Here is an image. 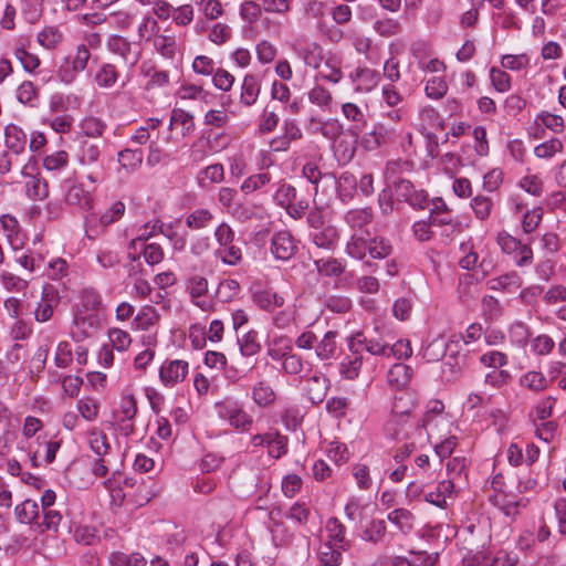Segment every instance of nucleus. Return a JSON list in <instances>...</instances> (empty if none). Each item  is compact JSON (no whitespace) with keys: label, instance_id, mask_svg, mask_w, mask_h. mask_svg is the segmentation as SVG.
Returning a JSON list of instances; mask_svg holds the SVG:
<instances>
[{"label":"nucleus","instance_id":"1","mask_svg":"<svg viewBox=\"0 0 566 566\" xmlns=\"http://www.w3.org/2000/svg\"><path fill=\"white\" fill-rule=\"evenodd\" d=\"M415 408L416 397L412 392L400 391L395 396L391 408L392 418L388 422L387 430L396 440H410L415 436L422 437L424 422L420 423V420L411 421L409 419Z\"/></svg>","mask_w":566,"mask_h":566},{"label":"nucleus","instance_id":"2","mask_svg":"<svg viewBox=\"0 0 566 566\" xmlns=\"http://www.w3.org/2000/svg\"><path fill=\"white\" fill-rule=\"evenodd\" d=\"M444 355L442 377L447 381H455L463 370L472 364L474 358L471 350L463 346L461 339L457 337H452L446 343Z\"/></svg>","mask_w":566,"mask_h":566},{"label":"nucleus","instance_id":"3","mask_svg":"<svg viewBox=\"0 0 566 566\" xmlns=\"http://www.w3.org/2000/svg\"><path fill=\"white\" fill-rule=\"evenodd\" d=\"M389 337L388 333H379L377 327L371 332H358L348 338V350L350 354L366 352L373 356L385 357Z\"/></svg>","mask_w":566,"mask_h":566},{"label":"nucleus","instance_id":"4","mask_svg":"<svg viewBox=\"0 0 566 566\" xmlns=\"http://www.w3.org/2000/svg\"><path fill=\"white\" fill-rule=\"evenodd\" d=\"M216 411L220 419L227 421L235 430L248 432L254 420L243 405L238 400H223L216 403Z\"/></svg>","mask_w":566,"mask_h":566},{"label":"nucleus","instance_id":"5","mask_svg":"<svg viewBox=\"0 0 566 566\" xmlns=\"http://www.w3.org/2000/svg\"><path fill=\"white\" fill-rule=\"evenodd\" d=\"M407 164V161L392 160L387 163L384 171L388 187H394L397 198L405 202H408L409 198H411V195L416 190L411 181L398 176Z\"/></svg>","mask_w":566,"mask_h":566},{"label":"nucleus","instance_id":"6","mask_svg":"<svg viewBox=\"0 0 566 566\" xmlns=\"http://www.w3.org/2000/svg\"><path fill=\"white\" fill-rule=\"evenodd\" d=\"M101 149L99 146L90 140H83L81 144V151L78 160L82 166L93 167V171L87 174V179L92 184L101 182L105 178L104 166L99 161Z\"/></svg>","mask_w":566,"mask_h":566},{"label":"nucleus","instance_id":"7","mask_svg":"<svg viewBox=\"0 0 566 566\" xmlns=\"http://www.w3.org/2000/svg\"><path fill=\"white\" fill-rule=\"evenodd\" d=\"M397 139L396 129L384 123H377L373 129L361 136L360 144L368 151L394 144Z\"/></svg>","mask_w":566,"mask_h":566},{"label":"nucleus","instance_id":"8","mask_svg":"<svg viewBox=\"0 0 566 566\" xmlns=\"http://www.w3.org/2000/svg\"><path fill=\"white\" fill-rule=\"evenodd\" d=\"M280 517V509H273L269 512L268 530L271 533L272 541L275 546L292 547L295 534Z\"/></svg>","mask_w":566,"mask_h":566},{"label":"nucleus","instance_id":"9","mask_svg":"<svg viewBox=\"0 0 566 566\" xmlns=\"http://www.w3.org/2000/svg\"><path fill=\"white\" fill-rule=\"evenodd\" d=\"M348 78L356 93L366 94L378 86L381 75L376 70L359 65L349 73Z\"/></svg>","mask_w":566,"mask_h":566},{"label":"nucleus","instance_id":"10","mask_svg":"<svg viewBox=\"0 0 566 566\" xmlns=\"http://www.w3.org/2000/svg\"><path fill=\"white\" fill-rule=\"evenodd\" d=\"M60 303L57 289L52 284H45L42 287L41 300L34 311V319L38 323H45L53 316L54 308Z\"/></svg>","mask_w":566,"mask_h":566},{"label":"nucleus","instance_id":"11","mask_svg":"<svg viewBox=\"0 0 566 566\" xmlns=\"http://www.w3.org/2000/svg\"><path fill=\"white\" fill-rule=\"evenodd\" d=\"M297 251L294 237L290 231L281 230L273 234L271 239V252L275 259L289 261Z\"/></svg>","mask_w":566,"mask_h":566},{"label":"nucleus","instance_id":"12","mask_svg":"<svg viewBox=\"0 0 566 566\" xmlns=\"http://www.w3.org/2000/svg\"><path fill=\"white\" fill-rule=\"evenodd\" d=\"M189 364L182 359H167L159 369V378L165 386H174L185 380Z\"/></svg>","mask_w":566,"mask_h":566},{"label":"nucleus","instance_id":"13","mask_svg":"<svg viewBox=\"0 0 566 566\" xmlns=\"http://www.w3.org/2000/svg\"><path fill=\"white\" fill-rule=\"evenodd\" d=\"M431 206L429 219L433 227L448 226L451 231L460 227V222L451 216L450 209L442 198L432 199Z\"/></svg>","mask_w":566,"mask_h":566},{"label":"nucleus","instance_id":"14","mask_svg":"<svg viewBox=\"0 0 566 566\" xmlns=\"http://www.w3.org/2000/svg\"><path fill=\"white\" fill-rule=\"evenodd\" d=\"M91 59V52L86 44H78L75 54L72 57V71H59V77L64 83H71L74 80V73L83 72L87 67Z\"/></svg>","mask_w":566,"mask_h":566},{"label":"nucleus","instance_id":"15","mask_svg":"<svg viewBox=\"0 0 566 566\" xmlns=\"http://www.w3.org/2000/svg\"><path fill=\"white\" fill-rule=\"evenodd\" d=\"M310 239L317 248L331 251L335 249L339 239V233L335 226L327 224L323 228L311 231Z\"/></svg>","mask_w":566,"mask_h":566},{"label":"nucleus","instance_id":"16","mask_svg":"<svg viewBox=\"0 0 566 566\" xmlns=\"http://www.w3.org/2000/svg\"><path fill=\"white\" fill-rule=\"evenodd\" d=\"M254 304L266 312H274L275 308L284 305V297L272 289L256 290L252 294Z\"/></svg>","mask_w":566,"mask_h":566},{"label":"nucleus","instance_id":"17","mask_svg":"<svg viewBox=\"0 0 566 566\" xmlns=\"http://www.w3.org/2000/svg\"><path fill=\"white\" fill-rule=\"evenodd\" d=\"M328 379L323 375H313L305 379L304 390L308 400L314 403H321L327 392Z\"/></svg>","mask_w":566,"mask_h":566},{"label":"nucleus","instance_id":"18","mask_svg":"<svg viewBox=\"0 0 566 566\" xmlns=\"http://www.w3.org/2000/svg\"><path fill=\"white\" fill-rule=\"evenodd\" d=\"M158 232L165 234L170 240L176 235L175 232H166L164 224L159 220L147 222L137 231V237L129 242V249L138 250L139 244H146V241L155 237Z\"/></svg>","mask_w":566,"mask_h":566},{"label":"nucleus","instance_id":"19","mask_svg":"<svg viewBox=\"0 0 566 566\" xmlns=\"http://www.w3.org/2000/svg\"><path fill=\"white\" fill-rule=\"evenodd\" d=\"M368 231H355L346 242V254L356 260H364L368 254Z\"/></svg>","mask_w":566,"mask_h":566},{"label":"nucleus","instance_id":"20","mask_svg":"<svg viewBox=\"0 0 566 566\" xmlns=\"http://www.w3.org/2000/svg\"><path fill=\"white\" fill-rule=\"evenodd\" d=\"M108 50L123 57L129 65H135L138 61V53L133 51V45L120 35H113L107 41Z\"/></svg>","mask_w":566,"mask_h":566},{"label":"nucleus","instance_id":"21","mask_svg":"<svg viewBox=\"0 0 566 566\" xmlns=\"http://www.w3.org/2000/svg\"><path fill=\"white\" fill-rule=\"evenodd\" d=\"M454 492V482L452 480L441 481L433 491L424 493V501L440 509L448 506V497Z\"/></svg>","mask_w":566,"mask_h":566},{"label":"nucleus","instance_id":"22","mask_svg":"<svg viewBox=\"0 0 566 566\" xmlns=\"http://www.w3.org/2000/svg\"><path fill=\"white\" fill-rule=\"evenodd\" d=\"M4 144L13 154L20 155L27 146V134L19 126L9 124L4 129Z\"/></svg>","mask_w":566,"mask_h":566},{"label":"nucleus","instance_id":"23","mask_svg":"<svg viewBox=\"0 0 566 566\" xmlns=\"http://www.w3.org/2000/svg\"><path fill=\"white\" fill-rule=\"evenodd\" d=\"M261 92V83L256 75L247 74L241 85L240 102L244 106H252L259 98Z\"/></svg>","mask_w":566,"mask_h":566},{"label":"nucleus","instance_id":"24","mask_svg":"<svg viewBox=\"0 0 566 566\" xmlns=\"http://www.w3.org/2000/svg\"><path fill=\"white\" fill-rule=\"evenodd\" d=\"M488 287L493 291L516 292L522 285V279L516 272H509L497 277L490 279Z\"/></svg>","mask_w":566,"mask_h":566},{"label":"nucleus","instance_id":"25","mask_svg":"<svg viewBox=\"0 0 566 566\" xmlns=\"http://www.w3.org/2000/svg\"><path fill=\"white\" fill-rule=\"evenodd\" d=\"M23 346L14 343L7 352L4 359L0 360V376L8 377L20 369Z\"/></svg>","mask_w":566,"mask_h":566},{"label":"nucleus","instance_id":"26","mask_svg":"<svg viewBox=\"0 0 566 566\" xmlns=\"http://www.w3.org/2000/svg\"><path fill=\"white\" fill-rule=\"evenodd\" d=\"M374 219L373 209L369 207L352 209L346 212L344 220L348 227L355 231H365L364 228L371 223Z\"/></svg>","mask_w":566,"mask_h":566},{"label":"nucleus","instance_id":"27","mask_svg":"<svg viewBox=\"0 0 566 566\" xmlns=\"http://www.w3.org/2000/svg\"><path fill=\"white\" fill-rule=\"evenodd\" d=\"M291 350H293L292 339L289 336L280 335L269 343L266 355L274 361L283 363Z\"/></svg>","mask_w":566,"mask_h":566},{"label":"nucleus","instance_id":"28","mask_svg":"<svg viewBox=\"0 0 566 566\" xmlns=\"http://www.w3.org/2000/svg\"><path fill=\"white\" fill-rule=\"evenodd\" d=\"M251 399L256 406L266 408L275 402L276 394L266 380H260L252 387Z\"/></svg>","mask_w":566,"mask_h":566},{"label":"nucleus","instance_id":"29","mask_svg":"<svg viewBox=\"0 0 566 566\" xmlns=\"http://www.w3.org/2000/svg\"><path fill=\"white\" fill-rule=\"evenodd\" d=\"M342 548L332 541L324 542L318 548V562L321 566H339L343 560Z\"/></svg>","mask_w":566,"mask_h":566},{"label":"nucleus","instance_id":"30","mask_svg":"<svg viewBox=\"0 0 566 566\" xmlns=\"http://www.w3.org/2000/svg\"><path fill=\"white\" fill-rule=\"evenodd\" d=\"M337 332L328 331L321 340L317 339L315 355L319 360H329L335 357L337 352Z\"/></svg>","mask_w":566,"mask_h":566},{"label":"nucleus","instance_id":"31","mask_svg":"<svg viewBox=\"0 0 566 566\" xmlns=\"http://www.w3.org/2000/svg\"><path fill=\"white\" fill-rule=\"evenodd\" d=\"M160 318L158 311L150 305L143 306L133 321V327L137 331H148L155 326Z\"/></svg>","mask_w":566,"mask_h":566},{"label":"nucleus","instance_id":"32","mask_svg":"<svg viewBox=\"0 0 566 566\" xmlns=\"http://www.w3.org/2000/svg\"><path fill=\"white\" fill-rule=\"evenodd\" d=\"M317 272L327 277H338L346 269V263L336 258L319 259L314 261Z\"/></svg>","mask_w":566,"mask_h":566},{"label":"nucleus","instance_id":"33","mask_svg":"<svg viewBox=\"0 0 566 566\" xmlns=\"http://www.w3.org/2000/svg\"><path fill=\"white\" fill-rule=\"evenodd\" d=\"M342 114L344 117L352 122V128L355 132H363L367 125V119L364 111L355 103H344L342 105Z\"/></svg>","mask_w":566,"mask_h":566},{"label":"nucleus","instance_id":"34","mask_svg":"<svg viewBox=\"0 0 566 566\" xmlns=\"http://www.w3.org/2000/svg\"><path fill=\"white\" fill-rule=\"evenodd\" d=\"M119 73L112 63H103L95 73L94 81L101 88H111L118 81Z\"/></svg>","mask_w":566,"mask_h":566},{"label":"nucleus","instance_id":"35","mask_svg":"<svg viewBox=\"0 0 566 566\" xmlns=\"http://www.w3.org/2000/svg\"><path fill=\"white\" fill-rule=\"evenodd\" d=\"M387 520L395 524L400 532L408 534L413 530L415 516L407 509H396L388 513Z\"/></svg>","mask_w":566,"mask_h":566},{"label":"nucleus","instance_id":"36","mask_svg":"<svg viewBox=\"0 0 566 566\" xmlns=\"http://www.w3.org/2000/svg\"><path fill=\"white\" fill-rule=\"evenodd\" d=\"M187 539L185 530L179 528L177 525H168L165 532V544L167 551L172 555H177Z\"/></svg>","mask_w":566,"mask_h":566},{"label":"nucleus","instance_id":"37","mask_svg":"<svg viewBox=\"0 0 566 566\" xmlns=\"http://www.w3.org/2000/svg\"><path fill=\"white\" fill-rule=\"evenodd\" d=\"M65 200L69 205L76 206L83 210L92 208V195L80 185L72 186L67 190Z\"/></svg>","mask_w":566,"mask_h":566},{"label":"nucleus","instance_id":"38","mask_svg":"<svg viewBox=\"0 0 566 566\" xmlns=\"http://www.w3.org/2000/svg\"><path fill=\"white\" fill-rule=\"evenodd\" d=\"M238 345L242 356L250 357L260 353L261 344L259 342V333L251 329L241 337L238 336Z\"/></svg>","mask_w":566,"mask_h":566},{"label":"nucleus","instance_id":"39","mask_svg":"<svg viewBox=\"0 0 566 566\" xmlns=\"http://www.w3.org/2000/svg\"><path fill=\"white\" fill-rule=\"evenodd\" d=\"M411 368L405 364H395L388 371V382L396 389H402L411 378Z\"/></svg>","mask_w":566,"mask_h":566},{"label":"nucleus","instance_id":"40","mask_svg":"<svg viewBox=\"0 0 566 566\" xmlns=\"http://www.w3.org/2000/svg\"><path fill=\"white\" fill-rule=\"evenodd\" d=\"M392 252V245L390 241L381 235H375L368 238V254L373 259H385Z\"/></svg>","mask_w":566,"mask_h":566},{"label":"nucleus","instance_id":"41","mask_svg":"<svg viewBox=\"0 0 566 566\" xmlns=\"http://www.w3.org/2000/svg\"><path fill=\"white\" fill-rule=\"evenodd\" d=\"M337 184V192L343 202H347L350 200L357 189V179L356 177L345 171L339 178L336 180Z\"/></svg>","mask_w":566,"mask_h":566},{"label":"nucleus","instance_id":"42","mask_svg":"<svg viewBox=\"0 0 566 566\" xmlns=\"http://www.w3.org/2000/svg\"><path fill=\"white\" fill-rule=\"evenodd\" d=\"M345 526L337 517H331L326 524L328 537L338 545L342 549L346 551L350 547L349 542L345 538Z\"/></svg>","mask_w":566,"mask_h":566},{"label":"nucleus","instance_id":"43","mask_svg":"<svg viewBox=\"0 0 566 566\" xmlns=\"http://www.w3.org/2000/svg\"><path fill=\"white\" fill-rule=\"evenodd\" d=\"M17 520L21 524H31L39 516V505L33 500H25L14 509Z\"/></svg>","mask_w":566,"mask_h":566},{"label":"nucleus","instance_id":"44","mask_svg":"<svg viewBox=\"0 0 566 566\" xmlns=\"http://www.w3.org/2000/svg\"><path fill=\"white\" fill-rule=\"evenodd\" d=\"M175 125H180L182 128V135L188 136L195 130L193 116L180 108H175L171 112L169 129H172Z\"/></svg>","mask_w":566,"mask_h":566},{"label":"nucleus","instance_id":"45","mask_svg":"<svg viewBox=\"0 0 566 566\" xmlns=\"http://www.w3.org/2000/svg\"><path fill=\"white\" fill-rule=\"evenodd\" d=\"M374 31L382 38H390L401 33L402 27L397 19L382 18L374 22Z\"/></svg>","mask_w":566,"mask_h":566},{"label":"nucleus","instance_id":"46","mask_svg":"<svg viewBox=\"0 0 566 566\" xmlns=\"http://www.w3.org/2000/svg\"><path fill=\"white\" fill-rule=\"evenodd\" d=\"M25 189L28 197L33 200H43L49 195L48 182L39 175L30 176Z\"/></svg>","mask_w":566,"mask_h":566},{"label":"nucleus","instance_id":"47","mask_svg":"<svg viewBox=\"0 0 566 566\" xmlns=\"http://www.w3.org/2000/svg\"><path fill=\"white\" fill-rule=\"evenodd\" d=\"M214 255L227 265H237L242 261V250L240 247L230 243L229 245L219 247Z\"/></svg>","mask_w":566,"mask_h":566},{"label":"nucleus","instance_id":"48","mask_svg":"<svg viewBox=\"0 0 566 566\" xmlns=\"http://www.w3.org/2000/svg\"><path fill=\"white\" fill-rule=\"evenodd\" d=\"M213 214L208 209H197L186 217V226L191 230H201L209 226Z\"/></svg>","mask_w":566,"mask_h":566},{"label":"nucleus","instance_id":"49","mask_svg":"<svg viewBox=\"0 0 566 566\" xmlns=\"http://www.w3.org/2000/svg\"><path fill=\"white\" fill-rule=\"evenodd\" d=\"M461 258L459 265L464 270H473L478 266L479 254L472 241H467L460 244Z\"/></svg>","mask_w":566,"mask_h":566},{"label":"nucleus","instance_id":"50","mask_svg":"<svg viewBox=\"0 0 566 566\" xmlns=\"http://www.w3.org/2000/svg\"><path fill=\"white\" fill-rule=\"evenodd\" d=\"M363 364V354H352L342 361L340 373L347 379H355L359 375Z\"/></svg>","mask_w":566,"mask_h":566},{"label":"nucleus","instance_id":"51","mask_svg":"<svg viewBox=\"0 0 566 566\" xmlns=\"http://www.w3.org/2000/svg\"><path fill=\"white\" fill-rule=\"evenodd\" d=\"M564 150V143L559 138H551L534 148L537 158L551 159Z\"/></svg>","mask_w":566,"mask_h":566},{"label":"nucleus","instance_id":"52","mask_svg":"<svg viewBox=\"0 0 566 566\" xmlns=\"http://www.w3.org/2000/svg\"><path fill=\"white\" fill-rule=\"evenodd\" d=\"M387 533V526L384 520H373L363 532L361 538L373 544L382 542Z\"/></svg>","mask_w":566,"mask_h":566},{"label":"nucleus","instance_id":"53","mask_svg":"<svg viewBox=\"0 0 566 566\" xmlns=\"http://www.w3.org/2000/svg\"><path fill=\"white\" fill-rule=\"evenodd\" d=\"M13 56L21 63L23 70L28 73L34 72L40 66L39 56L27 51L23 45L14 48Z\"/></svg>","mask_w":566,"mask_h":566},{"label":"nucleus","instance_id":"54","mask_svg":"<svg viewBox=\"0 0 566 566\" xmlns=\"http://www.w3.org/2000/svg\"><path fill=\"white\" fill-rule=\"evenodd\" d=\"M531 59L528 54H505L501 59V65L505 70L521 72L530 67Z\"/></svg>","mask_w":566,"mask_h":566},{"label":"nucleus","instance_id":"55","mask_svg":"<svg viewBox=\"0 0 566 566\" xmlns=\"http://www.w3.org/2000/svg\"><path fill=\"white\" fill-rule=\"evenodd\" d=\"M109 563L112 566H145L147 560L140 553L127 555L116 552L111 555Z\"/></svg>","mask_w":566,"mask_h":566},{"label":"nucleus","instance_id":"56","mask_svg":"<svg viewBox=\"0 0 566 566\" xmlns=\"http://www.w3.org/2000/svg\"><path fill=\"white\" fill-rule=\"evenodd\" d=\"M302 57L308 66L318 67L323 61V48L316 42H310L301 51Z\"/></svg>","mask_w":566,"mask_h":566},{"label":"nucleus","instance_id":"57","mask_svg":"<svg viewBox=\"0 0 566 566\" xmlns=\"http://www.w3.org/2000/svg\"><path fill=\"white\" fill-rule=\"evenodd\" d=\"M536 124H542L545 128L555 134H562L565 130V122L562 116L549 112H542L536 116Z\"/></svg>","mask_w":566,"mask_h":566},{"label":"nucleus","instance_id":"58","mask_svg":"<svg viewBox=\"0 0 566 566\" xmlns=\"http://www.w3.org/2000/svg\"><path fill=\"white\" fill-rule=\"evenodd\" d=\"M392 337H389L388 348L386 356L395 357L397 359H407L412 355V348L410 342L408 339H399L396 343L391 344Z\"/></svg>","mask_w":566,"mask_h":566},{"label":"nucleus","instance_id":"59","mask_svg":"<svg viewBox=\"0 0 566 566\" xmlns=\"http://www.w3.org/2000/svg\"><path fill=\"white\" fill-rule=\"evenodd\" d=\"M239 291L240 285L238 281L228 279L219 283L216 297L222 303H228L237 296Z\"/></svg>","mask_w":566,"mask_h":566},{"label":"nucleus","instance_id":"60","mask_svg":"<svg viewBox=\"0 0 566 566\" xmlns=\"http://www.w3.org/2000/svg\"><path fill=\"white\" fill-rule=\"evenodd\" d=\"M521 385L533 391H542L547 388L548 381L539 371H527L521 377Z\"/></svg>","mask_w":566,"mask_h":566},{"label":"nucleus","instance_id":"61","mask_svg":"<svg viewBox=\"0 0 566 566\" xmlns=\"http://www.w3.org/2000/svg\"><path fill=\"white\" fill-rule=\"evenodd\" d=\"M144 154L142 149H124L118 153V163L126 169H136L143 163Z\"/></svg>","mask_w":566,"mask_h":566},{"label":"nucleus","instance_id":"62","mask_svg":"<svg viewBox=\"0 0 566 566\" xmlns=\"http://www.w3.org/2000/svg\"><path fill=\"white\" fill-rule=\"evenodd\" d=\"M138 250L149 265L159 264L164 260V250L158 243L139 244Z\"/></svg>","mask_w":566,"mask_h":566},{"label":"nucleus","instance_id":"63","mask_svg":"<svg viewBox=\"0 0 566 566\" xmlns=\"http://www.w3.org/2000/svg\"><path fill=\"white\" fill-rule=\"evenodd\" d=\"M88 443L93 452L98 457L107 454L111 448L107 436L99 430H93L90 432Z\"/></svg>","mask_w":566,"mask_h":566},{"label":"nucleus","instance_id":"64","mask_svg":"<svg viewBox=\"0 0 566 566\" xmlns=\"http://www.w3.org/2000/svg\"><path fill=\"white\" fill-rule=\"evenodd\" d=\"M424 92L433 99L442 98L448 92V84L442 76H433L426 83Z\"/></svg>","mask_w":566,"mask_h":566}]
</instances>
